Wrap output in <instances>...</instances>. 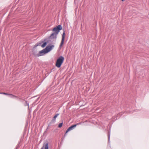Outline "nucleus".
Wrapping results in <instances>:
<instances>
[{"label": "nucleus", "instance_id": "13", "mask_svg": "<svg viewBox=\"0 0 149 149\" xmlns=\"http://www.w3.org/2000/svg\"><path fill=\"white\" fill-rule=\"evenodd\" d=\"M40 43H37L35 45V46L36 47H37L38 46H40Z\"/></svg>", "mask_w": 149, "mask_h": 149}, {"label": "nucleus", "instance_id": "12", "mask_svg": "<svg viewBox=\"0 0 149 149\" xmlns=\"http://www.w3.org/2000/svg\"><path fill=\"white\" fill-rule=\"evenodd\" d=\"M63 124V123H59V124L58 126V127L59 128L61 127L62 126Z\"/></svg>", "mask_w": 149, "mask_h": 149}, {"label": "nucleus", "instance_id": "10", "mask_svg": "<svg viewBox=\"0 0 149 149\" xmlns=\"http://www.w3.org/2000/svg\"><path fill=\"white\" fill-rule=\"evenodd\" d=\"M8 95L9 96V97L10 98H15L17 97L15 96L14 95H13L11 94H8Z\"/></svg>", "mask_w": 149, "mask_h": 149}, {"label": "nucleus", "instance_id": "14", "mask_svg": "<svg viewBox=\"0 0 149 149\" xmlns=\"http://www.w3.org/2000/svg\"><path fill=\"white\" fill-rule=\"evenodd\" d=\"M2 93V94H3L5 95H8V94H8L7 93Z\"/></svg>", "mask_w": 149, "mask_h": 149}, {"label": "nucleus", "instance_id": "6", "mask_svg": "<svg viewBox=\"0 0 149 149\" xmlns=\"http://www.w3.org/2000/svg\"><path fill=\"white\" fill-rule=\"evenodd\" d=\"M54 45H52L49 46H47L45 48V49L46 51V52L48 53L50 51L52 50V49L54 48Z\"/></svg>", "mask_w": 149, "mask_h": 149}, {"label": "nucleus", "instance_id": "2", "mask_svg": "<svg viewBox=\"0 0 149 149\" xmlns=\"http://www.w3.org/2000/svg\"><path fill=\"white\" fill-rule=\"evenodd\" d=\"M64 60V58L62 56H60L57 59L56 66L58 68H60Z\"/></svg>", "mask_w": 149, "mask_h": 149}, {"label": "nucleus", "instance_id": "3", "mask_svg": "<svg viewBox=\"0 0 149 149\" xmlns=\"http://www.w3.org/2000/svg\"><path fill=\"white\" fill-rule=\"evenodd\" d=\"M47 53V52H46V51L45 48L43 49L42 50L40 51L39 52V53L38 54L36 55H35V56L39 57L40 56H43L45 54H46Z\"/></svg>", "mask_w": 149, "mask_h": 149}, {"label": "nucleus", "instance_id": "16", "mask_svg": "<svg viewBox=\"0 0 149 149\" xmlns=\"http://www.w3.org/2000/svg\"><path fill=\"white\" fill-rule=\"evenodd\" d=\"M2 94V93H0V94Z\"/></svg>", "mask_w": 149, "mask_h": 149}, {"label": "nucleus", "instance_id": "8", "mask_svg": "<svg viewBox=\"0 0 149 149\" xmlns=\"http://www.w3.org/2000/svg\"><path fill=\"white\" fill-rule=\"evenodd\" d=\"M59 115V114L58 113H57L54 115L51 121V123H55L56 121V118Z\"/></svg>", "mask_w": 149, "mask_h": 149}, {"label": "nucleus", "instance_id": "1", "mask_svg": "<svg viewBox=\"0 0 149 149\" xmlns=\"http://www.w3.org/2000/svg\"><path fill=\"white\" fill-rule=\"evenodd\" d=\"M62 29V26L61 25H58L54 28L52 30L53 32L51 34L47 40V42L51 44H54L56 41L57 35Z\"/></svg>", "mask_w": 149, "mask_h": 149}, {"label": "nucleus", "instance_id": "4", "mask_svg": "<svg viewBox=\"0 0 149 149\" xmlns=\"http://www.w3.org/2000/svg\"><path fill=\"white\" fill-rule=\"evenodd\" d=\"M78 124H79L78 123H77V124H75L74 125H72L71 126H70V127H69L68 129L66 130V132L64 134V136H65L66 135V133H67L69 131L71 130H73V129H74V128H75L76 127L77 125H78Z\"/></svg>", "mask_w": 149, "mask_h": 149}, {"label": "nucleus", "instance_id": "5", "mask_svg": "<svg viewBox=\"0 0 149 149\" xmlns=\"http://www.w3.org/2000/svg\"><path fill=\"white\" fill-rule=\"evenodd\" d=\"M65 31H63V33L62 35V39L61 42L60 44L59 47L60 48H61L64 42V41L65 40Z\"/></svg>", "mask_w": 149, "mask_h": 149}, {"label": "nucleus", "instance_id": "7", "mask_svg": "<svg viewBox=\"0 0 149 149\" xmlns=\"http://www.w3.org/2000/svg\"><path fill=\"white\" fill-rule=\"evenodd\" d=\"M49 149L48 142H45L43 146L41 148V149Z\"/></svg>", "mask_w": 149, "mask_h": 149}, {"label": "nucleus", "instance_id": "11", "mask_svg": "<svg viewBox=\"0 0 149 149\" xmlns=\"http://www.w3.org/2000/svg\"><path fill=\"white\" fill-rule=\"evenodd\" d=\"M47 42H44L41 45V46L42 47H43V48H44V47H45V46H46V45H47Z\"/></svg>", "mask_w": 149, "mask_h": 149}, {"label": "nucleus", "instance_id": "15", "mask_svg": "<svg viewBox=\"0 0 149 149\" xmlns=\"http://www.w3.org/2000/svg\"><path fill=\"white\" fill-rule=\"evenodd\" d=\"M26 105H28V106L29 107V104L27 102V101H26Z\"/></svg>", "mask_w": 149, "mask_h": 149}, {"label": "nucleus", "instance_id": "9", "mask_svg": "<svg viewBox=\"0 0 149 149\" xmlns=\"http://www.w3.org/2000/svg\"><path fill=\"white\" fill-rule=\"evenodd\" d=\"M110 131H109L108 134V143H110Z\"/></svg>", "mask_w": 149, "mask_h": 149}]
</instances>
